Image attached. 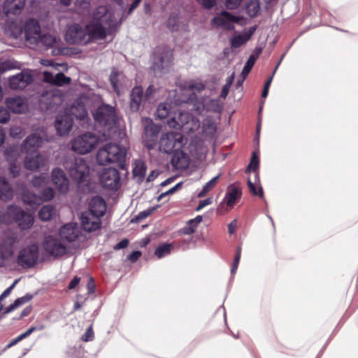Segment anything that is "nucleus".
<instances>
[{
	"instance_id": "obj_64",
	"label": "nucleus",
	"mask_w": 358,
	"mask_h": 358,
	"mask_svg": "<svg viewBox=\"0 0 358 358\" xmlns=\"http://www.w3.org/2000/svg\"><path fill=\"white\" fill-rule=\"evenodd\" d=\"M215 124L214 122H211L210 120L206 119L203 122V129L206 131L207 129H210V132L213 133L215 130Z\"/></svg>"
},
{
	"instance_id": "obj_12",
	"label": "nucleus",
	"mask_w": 358,
	"mask_h": 358,
	"mask_svg": "<svg viewBox=\"0 0 358 358\" xmlns=\"http://www.w3.org/2000/svg\"><path fill=\"white\" fill-rule=\"evenodd\" d=\"M65 39L70 44H88L85 27L83 28L79 24H73L69 27Z\"/></svg>"
},
{
	"instance_id": "obj_59",
	"label": "nucleus",
	"mask_w": 358,
	"mask_h": 358,
	"mask_svg": "<svg viewBox=\"0 0 358 358\" xmlns=\"http://www.w3.org/2000/svg\"><path fill=\"white\" fill-rule=\"evenodd\" d=\"M181 187H182V182H179V183L176 184L174 187H171L166 192L162 193L159 195V196L158 197V200L159 201L164 196L175 193L178 189H180Z\"/></svg>"
},
{
	"instance_id": "obj_51",
	"label": "nucleus",
	"mask_w": 358,
	"mask_h": 358,
	"mask_svg": "<svg viewBox=\"0 0 358 358\" xmlns=\"http://www.w3.org/2000/svg\"><path fill=\"white\" fill-rule=\"evenodd\" d=\"M206 107L208 108V110H210L216 113H219L222 110V106L219 103L218 100L216 99L210 100V101L206 104Z\"/></svg>"
},
{
	"instance_id": "obj_49",
	"label": "nucleus",
	"mask_w": 358,
	"mask_h": 358,
	"mask_svg": "<svg viewBox=\"0 0 358 358\" xmlns=\"http://www.w3.org/2000/svg\"><path fill=\"white\" fill-rule=\"evenodd\" d=\"M186 87L194 92H201L205 89V85L201 81L190 80L187 83Z\"/></svg>"
},
{
	"instance_id": "obj_4",
	"label": "nucleus",
	"mask_w": 358,
	"mask_h": 358,
	"mask_svg": "<svg viewBox=\"0 0 358 358\" xmlns=\"http://www.w3.org/2000/svg\"><path fill=\"white\" fill-rule=\"evenodd\" d=\"M0 222L7 224L15 222L21 229H28L34 224V217L21 208L10 205L7 207L5 214L0 216Z\"/></svg>"
},
{
	"instance_id": "obj_8",
	"label": "nucleus",
	"mask_w": 358,
	"mask_h": 358,
	"mask_svg": "<svg viewBox=\"0 0 358 358\" xmlns=\"http://www.w3.org/2000/svg\"><path fill=\"white\" fill-rule=\"evenodd\" d=\"M38 256V247L36 244H32L20 250L17 257V263L23 268H31L37 263Z\"/></svg>"
},
{
	"instance_id": "obj_14",
	"label": "nucleus",
	"mask_w": 358,
	"mask_h": 358,
	"mask_svg": "<svg viewBox=\"0 0 358 358\" xmlns=\"http://www.w3.org/2000/svg\"><path fill=\"white\" fill-rule=\"evenodd\" d=\"M60 238L69 243L78 242L83 238V231L76 223L64 225L59 229Z\"/></svg>"
},
{
	"instance_id": "obj_29",
	"label": "nucleus",
	"mask_w": 358,
	"mask_h": 358,
	"mask_svg": "<svg viewBox=\"0 0 358 358\" xmlns=\"http://www.w3.org/2000/svg\"><path fill=\"white\" fill-rule=\"evenodd\" d=\"M106 205L104 199L99 196H94L90 201L89 210L87 213H90L94 215L103 216L106 212Z\"/></svg>"
},
{
	"instance_id": "obj_3",
	"label": "nucleus",
	"mask_w": 358,
	"mask_h": 358,
	"mask_svg": "<svg viewBox=\"0 0 358 358\" xmlns=\"http://www.w3.org/2000/svg\"><path fill=\"white\" fill-rule=\"evenodd\" d=\"M170 128L181 129L184 132H194L200 128L201 123L198 118L193 117L188 112L174 111L172 116L166 120Z\"/></svg>"
},
{
	"instance_id": "obj_50",
	"label": "nucleus",
	"mask_w": 358,
	"mask_h": 358,
	"mask_svg": "<svg viewBox=\"0 0 358 358\" xmlns=\"http://www.w3.org/2000/svg\"><path fill=\"white\" fill-rule=\"evenodd\" d=\"M54 195L55 192L52 188L45 187L41 191L39 198L42 200L43 203L50 201L54 197Z\"/></svg>"
},
{
	"instance_id": "obj_57",
	"label": "nucleus",
	"mask_w": 358,
	"mask_h": 358,
	"mask_svg": "<svg viewBox=\"0 0 358 358\" xmlns=\"http://www.w3.org/2000/svg\"><path fill=\"white\" fill-rule=\"evenodd\" d=\"M10 115L7 109L0 107V123H6L10 120Z\"/></svg>"
},
{
	"instance_id": "obj_61",
	"label": "nucleus",
	"mask_w": 358,
	"mask_h": 358,
	"mask_svg": "<svg viewBox=\"0 0 358 358\" xmlns=\"http://www.w3.org/2000/svg\"><path fill=\"white\" fill-rule=\"evenodd\" d=\"M196 227L195 226V224H194L193 223L192 224H191V221H189L187 226L182 229V232L185 234L190 235L196 231Z\"/></svg>"
},
{
	"instance_id": "obj_48",
	"label": "nucleus",
	"mask_w": 358,
	"mask_h": 358,
	"mask_svg": "<svg viewBox=\"0 0 358 358\" xmlns=\"http://www.w3.org/2000/svg\"><path fill=\"white\" fill-rule=\"evenodd\" d=\"M248 41V38L243 34H239L230 39V44L232 48H237L245 43Z\"/></svg>"
},
{
	"instance_id": "obj_32",
	"label": "nucleus",
	"mask_w": 358,
	"mask_h": 358,
	"mask_svg": "<svg viewBox=\"0 0 358 358\" xmlns=\"http://www.w3.org/2000/svg\"><path fill=\"white\" fill-rule=\"evenodd\" d=\"M248 187L250 193L253 196H257L260 198H263L264 192L262 186L260 185L259 173H255L254 176V180L250 177L248 179Z\"/></svg>"
},
{
	"instance_id": "obj_53",
	"label": "nucleus",
	"mask_w": 358,
	"mask_h": 358,
	"mask_svg": "<svg viewBox=\"0 0 358 358\" xmlns=\"http://www.w3.org/2000/svg\"><path fill=\"white\" fill-rule=\"evenodd\" d=\"M47 180H48L47 176L45 174H41L38 176H35L32 179L31 182L34 187H39V186H41L43 184H45L47 182Z\"/></svg>"
},
{
	"instance_id": "obj_23",
	"label": "nucleus",
	"mask_w": 358,
	"mask_h": 358,
	"mask_svg": "<svg viewBox=\"0 0 358 358\" xmlns=\"http://www.w3.org/2000/svg\"><path fill=\"white\" fill-rule=\"evenodd\" d=\"M26 0H6L3 4V12L6 15H17L22 13Z\"/></svg>"
},
{
	"instance_id": "obj_24",
	"label": "nucleus",
	"mask_w": 358,
	"mask_h": 358,
	"mask_svg": "<svg viewBox=\"0 0 358 358\" xmlns=\"http://www.w3.org/2000/svg\"><path fill=\"white\" fill-rule=\"evenodd\" d=\"M73 119L69 115H60L57 117L55 128L59 136H64L69 133L73 126Z\"/></svg>"
},
{
	"instance_id": "obj_40",
	"label": "nucleus",
	"mask_w": 358,
	"mask_h": 358,
	"mask_svg": "<svg viewBox=\"0 0 358 358\" xmlns=\"http://www.w3.org/2000/svg\"><path fill=\"white\" fill-rule=\"evenodd\" d=\"M57 43V38L48 34H41L38 40V44H34V45L39 46L40 44L45 47L46 48H52L55 44Z\"/></svg>"
},
{
	"instance_id": "obj_31",
	"label": "nucleus",
	"mask_w": 358,
	"mask_h": 358,
	"mask_svg": "<svg viewBox=\"0 0 358 358\" xmlns=\"http://www.w3.org/2000/svg\"><path fill=\"white\" fill-rule=\"evenodd\" d=\"M6 104L7 108L15 113H22L26 108L24 100L20 96L7 98Z\"/></svg>"
},
{
	"instance_id": "obj_13",
	"label": "nucleus",
	"mask_w": 358,
	"mask_h": 358,
	"mask_svg": "<svg viewBox=\"0 0 358 358\" xmlns=\"http://www.w3.org/2000/svg\"><path fill=\"white\" fill-rule=\"evenodd\" d=\"M173 55L171 50L164 48L162 52L156 51L155 53L152 69L162 71L169 68L173 63Z\"/></svg>"
},
{
	"instance_id": "obj_55",
	"label": "nucleus",
	"mask_w": 358,
	"mask_h": 358,
	"mask_svg": "<svg viewBox=\"0 0 358 358\" xmlns=\"http://www.w3.org/2000/svg\"><path fill=\"white\" fill-rule=\"evenodd\" d=\"M43 328H44V327L43 325L40 326L39 327H31L25 332L21 334L20 335H19L17 336L18 340L22 341V339L30 336L34 331H35L36 330H42Z\"/></svg>"
},
{
	"instance_id": "obj_10",
	"label": "nucleus",
	"mask_w": 358,
	"mask_h": 358,
	"mask_svg": "<svg viewBox=\"0 0 358 358\" xmlns=\"http://www.w3.org/2000/svg\"><path fill=\"white\" fill-rule=\"evenodd\" d=\"M69 173L78 183L86 181L89 178V167L85 160L81 157L75 158L69 168Z\"/></svg>"
},
{
	"instance_id": "obj_52",
	"label": "nucleus",
	"mask_w": 358,
	"mask_h": 358,
	"mask_svg": "<svg viewBox=\"0 0 358 358\" xmlns=\"http://www.w3.org/2000/svg\"><path fill=\"white\" fill-rule=\"evenodd\" d=\"M20 278L15 279L14 280V282H13V284L10 287H8L6 289H5L3 291V292L0 295V306H3L1 304V301L5 298H6L7 296H8L10 295V292L14 289V287L17 284V282L20 281Z\"/></svg>"
},
{
	"instance_id": "obj_9",
	"label": "nucleus",
	"mask_w": 358,
	"mask_h": 358,
	"mask_svg": "<svg viewBox=\"0 0 358 358\" xmlns=\"http://www.w3.org/2000/svg\"><path fill=\"white\" fill-rule=\"evenodd\" d=\"M241 17L232 15L228 11H222L212 18L210 24L215 28H222L223 29L232 31L234 29V23H238Z\"/></svg>"
},
{
	"instance_id": "obj_54",
	"label": "nucleus",
	"mask_w": 358,
	"mask_h": 358,
	"mask_svg": "<svg viewBox=\"0 0 358 358\" xmlns=\"http://www.w3.org/2000/svg\"><path fill=\"white\" fill-rule=\"evenodd\" d=\"M43 328H44V327L43 325L40 326L39 327H31L25 332L21 334L20 335H19L17 336L18 340L22 341V339L30 336L34 331H35L36 330H42Z\"/></svg>"
},
{
	"instance_id": "obj_42",
	"label": "nucleus",
	"mask_w": 358,
	"mask_h": 358,
	"mask_svg": "<svg viewBox=\"0 0 358 358\" xmlns=\"http://www.w3.org/2000/svg\"><path fill=\"white\" fill-rule=\"evenodd\" d=\"M220 174L213 178L209 180L202 188L201 192L198 194V197L201 198L205 196L209 192H210L217 185L218 180L220 177Z\"/></svg>"
},
{
	"instance_id": "obj_26",
	"label": "nucleus",
	"mask_w": 358,
	"mask_h": 358,
	"mask_svg": "<svg viewBox=\"0 0 358 358\" xmlns=\"http://www.w3.org/2000/svg\"><path fill=\"white\" fill-rule=\"evenodd\" d=\"M43 80L45 83L57 86H63L71 83V79L66 76L63 73H58L56 75L45 71L43 73Z\"/></svg>"
},
{
	"instance_id": "obj_41",
	"label": "nucleus",
	"mask_w": 358,
	"mask_h": 358,
	"mask_svg": "<svg viewBox=\"0 0 358 358\" xmlns=\"http://www.w3.org/2000/svg\"><path fill=\"white\" fill-rule=\"evenodd\" d=\"M54 213V207L50 205H45L39 210L38 217L43 221H48L52 219Z\"/></svg>"
},
{
	"instance_id": "obj_36",
	"label": "nucleus",
	"mask_w": 358,
	"mask_h": 358,
	"mask_svg": "<svg viewBox=\"0 0 358 358\" xmlns=\"http://www.w3.org/2000/svg\"><path fill=\"white\" fill-rule=\"evenodd\" d=\"M22 200L24 203L32 208L37 207L42 203L39 196L28 190L24 191L22 194Z\"/></svg>"
},
{
	"instance_id": "obj_21",
	"label": "nucleus",
	"mask_w": 358,
	"mask_h": 358,
	"mask_svg": "<svg viewBox=\"0 0 358 358\" xmlns=\"http://www.w3.org/2000/svg\"><path fill=\"white\" fill-rule=\"evenodd\" d=\"M33 80L32 76L27 73H20L9 78V87L13 90H22Z\"/></svg>"
},
{
	"instance_id": "obj_16",
	"label": "nucleus",
	"mask_w": 358,
	"mask_h": 358,
	"mask_svg": "<svg viewBox=\"0 0 358 358\" xmlns=\"http://www.w3.org/2000/svg\"><path fill=\"white\" fill-rule=\"evenodd\" d=\"M159 127L153 124L152 120L144 128V145L149 150L154 149L157 145Z\"/></svg>"
},
{
	"instance_id": "obj_30",
	"label": "nucleus",
	"mask_w": 358,
	"mask_h": 358,
	"mask_svg": "<svg viewBox=\"0 0 358 358\" xmlns=\"http://www.w3.org/2000/svg\"><path fill=\"white\" fill-rule=\"evenodd\" d=\"M126 77L122 71L113 68L110 75V82L114 92L120 95V89L125 82Z\"/></svg>"
},
{
	"instance_id": "obj_58",
	"label": "nucleus",
	"mask_w": 358,
	"mask_h": 358,
	"mask_svg": "<svg viewBox=\"0 0 358 358\" xmlns=\"http://www.w3.org/2000/svg\"><path fill=\"white\" fill-rule=\"evenodd\" d=\"M196 2L206 9H211L216 3V0H196Z\"/></svg>"
},
{
	"instance_id": "obj_11",
	"label": "nucleus",
	"mask_w": 358,
	"mask_h": 358,
	"mask_svg": "<svg viewBox=\"0 0 358 358\" xmlns=\"http://www.w3.org/2000/svg\"><path fill=\"white\" fill-rule=\"evenodd\" d=\"M99 180L105 188L117 190L120 187V176L117 169H105L100 175Z\"/></svg>"
},
{
	"instance_id": "obj_39",
	"label": "nucleus",
	"mask_w": 358,
	"mask_h": 358,
	"mask_svg": "<svg viewBox=\"0 0 358 358\" xmlns=\"http://www.w3.org/2000/svg\"><path fill=\"white\" fill-rule=\"evenodd\" d=\"M71 113L77 119L83 120L87 116V111L84 103L79 102L71 108Z\"/></svg>"
},
{
	"instance_id": "obj_6",
	"label": "nucleus",
	"mask_w": 358,
	"mask_h": 358,
	"mask_svg": "<svg viewBox=\"0 0 358 358\" xmlns=\"http://www.w3.org/2000/svg\"><path fill=\"white\" fill-rule=\"evenodd\" d=\"M98 141L99 138L96 135L91 132H86L72 141L71 148L79 154H87L95 148Z\"/></svg>"
},
{
	"instance_id": "obj_7",
	"label": "nucleus",
	"mask_w": 358,
	"mask_h": 358,
	"mask_svg": "<svg viewBox=\"0 0 358 358\" xmlns=\"http://www.w3.org/2000/svg\"><path fill=\"white\" fill-rule=\"evenodd\" d=\"M88 43L95 41L104 40L110 34V29L99 22L91 20L85 26Z\"/></svg>"
},
{
	"instance_id": "obj_56",
	"label": "nucleus",
	"mask_w": 358,
	"mask_h": 358,
	"mask_svg": "<svg viewBox=\"0 0 358 358\" xmlns=\"http://www.w3.org/2000/svg\"><path fill=\"white\" fill-rule=\"evenodd\" d=\"M13 63L10 60H6L0 63V73L14 69Z\"/></svg>"
},
{
	"instance_id": "obj_37",
	"label": "nucleus",
	"mask_w": 358,
	"mask_h": 358,
	"mask_svg": "<svg viewBox=\"0 0 358 358\" xmlns=\"http://www.w3.org/2000/svg\"><path fill=\"white\" fill-rule=\"evenodd\" d=\"M17 153V150L14 148H8L5 152L7 161L10 163V172L13 177L17 176L20 172V166L15 164V160L12 159V155Z\"/></svg>"
},
{
	"instance_id": "obj_62",
	"label": "nucleus",
	"mask_w": 358,
	"mask_h": 358,
	"mask_svg": "<svg viewBox=\"0 0 358 358\" xmlns=\"http://www.w3.org/2000/svg\"><path fill=\"white\" fill-rule=\"evenodd\" d=\"M94 338V332L92 326H90L85 332L82 336V339L84 341H92Z\"/></svg>"
},
{
	"instance_id": "obj_34",
	"label": "nucleus",
	"mask_w": 358,
	"mask_h": 358,
	"mask_svg": "<svg viewBox=\"0 0 358 358\" xmlns=\"http://www.w3.org/2000/svg\"><path fill=\"white\" fill-rule=\"evenodd\" d=\"M13 190L8 181L3 178H0V199L8 201L13 199Z\"/></svg>"
},
{
	"instance_id": "obj_45",
	"label": "nucleus",
	"mask_w": 358,
	"mask_h": 358,
	"mask_svg": "<svg viewBox=\"0 0 358 358\" xmlns=\"http://www.w3.org/2000/svg\"><path fill=\"white\" fill-rule=\"evenodd\" d=\"M256 60H257V57H255V55H251L249 57V58H248V61L246 62V63L243 69V71L241 72V76H243V80L240 83V85L245 79V78L248 76V73L250 72Z\"/></svg>"
},
{
	"instance_id": "obj_18",
	"label": "nucleus",
	"mask_w": 358,
	"mask_h": 358,
	"mask_svg": "<svg viewBox=\"0 0 358 358\" xmlns=\"http://www.w3.org/2000/svg\"><path fill=\"white\" fill-rule=\"evenodd\" d=\"M42 136L36 133L29 135L22 144V151L26 153H38L37 150L43 143Z\"/></svg>"
},
{
	"instance_id": "obj_60",
	"label": "nucleus",
	"mask_w": 358,
	"mask_h": 358,
	"mask_svg": "<svg viewBox=\"0 0 358 358\" xmlns=\"http://www.w3.org/2000/svg\"><path fill=\"white\" fill-rule=\"evenodd\" d=\"M152 213L151 210H147L141 212L137 216H136L134 219L131 220V222H140L141 220L148 217Z\"/></svg>"
},
{
	"instance_id": "obj_35",
	"label": "nucleus",
	"mask_w": 358,
	"mask_h": 358,
	"mask_svg": "<svg viewBox=\"0 0 358 358\" xmlns=\"http://www.w3.org/2000/svg\"><path fill=\"white\" fill-rule=\"evenodd\" d=\"M34 296L31 294H26L24 296L17 298L15 300L14 303L4 308L3 315H6L12 311H13L15 308L22 306L23 304L30 301L33 299Z\"/></svg>"
},
{
	"instance_id": "obj_1",
	"label": "nucleus",
	"mask_w": 358,
	"mask_h": 358,
	"mask_svg": "<svg viewBox=\"0 0 358 358\" xmlns=\"http://www.w3.org/2000/svg\"><path fill=\"white\" fill-rule=\"evenodd\" d=\"M184 141L183 135L180 132L170 131L164 133L159 141V150L165 153L178 152L183 147L185 144ZM178 155L179 153H174L171 162L174 166L182 168L183 165L180 164Z\"/></svg>"
},
{
	"instance_id": "obj_25",
	"label": "nucleus",
	"mask_w": 358,
	"mask_h": 358,
	"mask_svg": "<svg viewBox=\"0 0 358 358\" xmlns=\"http://www.w3.org/2000/svg\"><path fill=\"white\" fill-rule=\"evenodd\" d=\"M143 89L141 86L134 87L130 92V109L133 112L139 110L143 101L145 100Z\"/></svg>"
},
{
	"instance_id": "obj_22",
	"label": "nucleus",
	"mask_w": 358,
	"mask_h": 358,
	"mask_svg": "<svg viewBox=\"0 0 358 358\" xmlns=\"http://www.w3.org/2000/svg\"><path fill=\"white\" fill-rule=\"evenodd\" d=\"M113 16L108 13L106 6H101L96 8L92 15V20L99 22L108 28H112L114 25Z\"/></svg>"
},
{
	"instance_id": "obj_27",
	"label": "nucleus",
	"mask_w": 358,
	"mask_h": 358,
	"mask_svg": "<svg viewBox=\"0 0 358 358\" xmlns=\"http://www.w3.org/2000/svg\"><path fill=\"white\" fill-rule=\"evenodd\" d=\"M15 241L12 238H6L0 245V267L4 266V260L10 257L13 254V244Z\"/></svg>"
},
{
	"instance_id": "obj_20",
	"label": "nucleus",
	"mask_w": 358,
	"mask_h": 358,
	"mask_svg": "<svg viewBox=\"0 0 358 358\" xmlns=\"http://www.w3.org/2000/svg\"><path fill=\"white\" fill-rule=\"evenodd\" d=\"M52 182L56 188L62 193H66L69 189V182L64 172L59 168L54 169L52 171Z\"/></svg>"
},
{
	"instance_id": "obj_15",
	"label": "nucleus",
	"mask_w": 358,
	"mask_h": 358,
	"mask_svg": "<svg viewBox=\"0 0 358 358\" xmlns=\"http://www.w3.org/2000/svg\"><path fill=\"white\" fill-rule=\"evenodd\" d=\"M24 35L26 41L29 44L38 43L41 36V26L36 20L34 18L27 20L24 24Z\"/></svg>"
},
{
	"instance_id": "obj_38",
	"label": "nucleus",
	"mask_w": 358,
	"mask_h": 358,
	"mask_svg": "<svg viewBox=\"0 0 358 358\" xmlns=\"http://www.w3.org/2000/svg\"><path fill=\"white\" fill-rule=\"evenodd\" d=\"M169 104L161 103L157 108L156 117L159 120L167 119L169 120L173 115V112L171 111Z\"/></svg>"
},
{
	"instance_id": "obj_46",
	"label": "nucleus",
	"mask_w": 358,
	"mask_h": 358,
	"mask_svg": "<svg viewBox=\"0 0 358 358\" xmlns=\"http://www.w3.org/2000/svg\"><path fill=\"white\" fill-rule=\"evenodd\" d=\"M173 248V246L170 243H164L159 245L155 251V255L158 258H162L169 254H170L171 250Z\"/></svg>"
},
{
	"instance_id": "obj_17",
	"label": "nucleus",
	"mask_w": 358,
	"mask_h": 358,
	"mask_svg": "<svg viewBox=\"0 0 358 358\" xmlns=\"http://www.w3.org/2000/svg\"><path fill=\"white\" fill-rule=\"evenodd\" d=\"M45 250L50 255L55 257L62 256L66 253V246L59 240L48 236L44 241Z\"/></svg>"
},
{
	"instance_id": "obj_33",
	"label": "nucleus",
	"mask_w": 358,
	"mask_h": 358,
	"mask_svg": "<svg viewBox=\"0 0 358 358\" xmlns=\"http://www.w3.org/2000/svg\"><path fill=\"white\" fill-rule=\"evenodd\" d=\"M241 196V190L239 187L230 185L227 189L225 196L226 204L227 206L232 207L235 204L236 200Z\"/></svg>"
},
{
	"instance_id": "obj_2",
	"label": "nucleus",
	"mask_w": 358,
	"mask_h": 358,
	"mask_svg": "<svg viewBox=\"0 0 358 358\" xmlns=\"http://www.w3.org/2000/svg\"><path fill=\"white\" fill-rule=\"evenodd\" d=\"M126 150L115 143H108L100 148L96 154V161L100 165L118 163L121 169L125 168Z\"/></svg>"
},
{
	"instance_id": "obj_47",
	"label": "nucleus",
	"mask_w": 358,
	"mask_h": 358,
	"mask_svg": "<svg viewBox=\"0 0 358 358\" xmlns=\"http://www.w3.org/2000/svg\"><path fill=\"white\" fill-rule=\"evenodd\" d=\"M259 157L257 155L256 152H254L252 153V157H251V159H250V164H248L247 169H246V173L250 171H252L253 172V176H255V173H258V168H259Z\"/></svg>"
},
{
	"instance_id": "obj_63",
	"label": "nucleus",
	"mask_w": 358,
	"mask_h": 358,
	"mask_svg": "<svg viewBox=\"0 0 358 358\" xmlns=\"http://www.w3.org/2000/svg\"><path fill=\"white\" fill-rule=\"evenodd\" d=\"M243 0H227L226 6L229 9H235L238 8Z\"/></svg>"
},
{
	"instance_id": "obj_19",
	"label": "nucleus",
	"mask_w": 358,
	"mask_h": 358,
	"mask_svg": "<svg viewBox=\"0 0 358 358\" xmlns=\"http://www.w3.org/2000/svg\"><path fill=\"white\" fill-rule=\"evenodd\" d=\"M101 217L87 212L83 213L80 218L83 229L89 232L99 229L101 227Z\"/></svg>"
},
{
	"instance_id": "obj_44",
	"label": "nucleus",
	"mask_w": 358,
	"mask_h": 358,
	"mask_svg": "<svg viewBox=\"0 0 358 358\" xmlns=\"http://www.w3.org/2000/svg\"><path fill=\"white\" fill-rule=\"evenodd\" d=\"M146 169L147 167L145 162L142 161H136L135 166L132 171L133 175L136 177H139L141 180H143L146 173Z\"/></svg>"
},
{
	"instance_id": "obj_28",
	"label": "nucleus",
	"mask_w": 358,
	"mask_h": 358,
	"mask_svg": "<svg viewBox=\"0 0 358 358\" xmlns=\"http://www.w3.org/2000/svg\"><path fill=\"white\" fill-rule=\"evenodd\" d=\"M44 158L39 153H27L24 160V167L31 171L38 169L44 164Z\"/></svg>"
},
{
	"instance_id": "obj_5",
	"label": "nucleus",
	"mask_w": 358,
	"mask_h": 358,
	"mask_svg": "<svg viewBox=\"0 0 358 358\" xmlns=\"http://www.w3.org/2000/svg\"><path fill=\"white\" fill-rule=\"evenodd\" d=\"M96 122L108 130L115 127L117 122V115L114 107L108 104H102L93 113Z\"/></svg>"
},
{
	"instance_id": "obj_43",
	"label": "nucleus",
	"mask_w": 358,
	"mask_h": 358,
	"mask_svg": "<svg viewBox=\"0 0 358 358\" xmlns=\"http://www.w3.org/2000/svg\"><path fill=\"white\" fill-rule=\"evenodd\" d=\"M260 10V3L258 0H251L246 6V13L251 17H256Z\"/></svg>"
}]
</instances>
